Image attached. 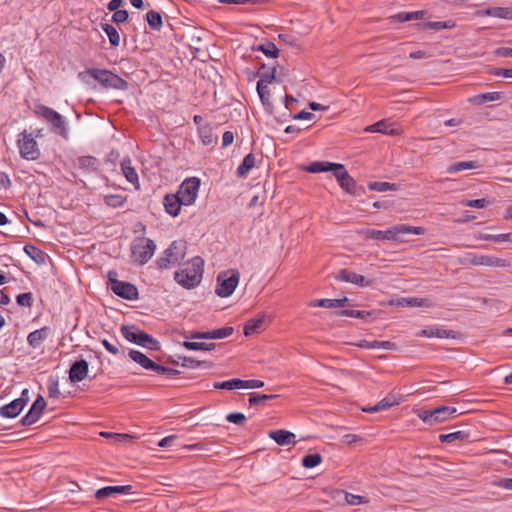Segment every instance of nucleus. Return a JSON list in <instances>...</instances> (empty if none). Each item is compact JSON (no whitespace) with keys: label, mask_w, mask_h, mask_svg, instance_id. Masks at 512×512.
Returning <instances> with one entry per match:
<instances>
[{"label":"nucleus","mask_w":512,"mask_h":512,"mask_svg":"<svg viewBox=\"0 0 512 512\" xmlns=\"http://www.w3.org/2000/svg\"><path fill=\"white\" fill-rule=\"evenodd\" d=\"M424 229L422 227H413L406 224H399L388 228L387 230L363 229L361 234L366 239L400 241L403 234L422 235Z\"/></svg>","instance_id":"nucleus-1"},{"label":"nucleus","mask_w":512,"mask_h":512,"mask_svg":"<svg viewBox=\"0 0 512 512\" xmlns=\"http://www.w3.org/2000/svg\"><path fill=\"white\" fill-rule=\"evenodd\" d=\"M203 266L202 258L193 257L183 269L175 272L174 279L186 289L195 288L202 280Z\"/></svg>","instance_id":"nucleus-2"},{"label":"nucleus","mask_w":512,"mask_h":512,"mask_svg":"<svg viewBox=\"0 0 512 512\" xmlns=\"http://www.w3.org/2000/svg\"><path fill=\"white\" fill-rule=\"evenodd\" d=\"M86 75L94 78L105 88H113L117 90H126L128 88L127 81L106 69L90 68L84 72H80L78 77L85 80Z\"/></svg>","instance_id":"nucleus-3"},{"label":"nucleus","mask_w":512,"mask_h":512,"mask_svg":"<svg viewBox=\"0 0 512 512\" xmlns=\"http://www.w3.org/2000/svg\"><path fill=\"white\" fill-rule=\"evenodd\" d=\"M37 113L51 124V131L64 139L69 138V129L65 118L54 109L45 105L37 108Z\"/></svg>","instance_id":"nucleus-4"},{"label":"nucleus","mask_w":512,"mask_h":512,"mask_svg":"<svg viewBox=\"0 0 512 512\" xmlns=\"http://www.w3.org/2000/svg\"><path fill=\"white\" fill-rule=\"evenodd\" d=\"M156 244L152 239L141 237L131 245V258L138 265L146 264L154 255Z\"/></svg>","instance_id":"nucleus-5"},{"label":"nucleus","mask_w":512,"mask_h":512,"mask_svg":"<svg viewBox=\"0 0 512 512\" xmlns=\"http://www.w3.org/2000/svg\"><path fill=\"white\" fill-rule=\"evenodd\" d=\"M456 408L449 406H440L434 409H416V415L429 426L443 423L456 413Z\"/></svg>","instance_id":"nucleus-6"},{"label":"nucleus","mask_w":512,"mask_h":512,"mask_svg":"<svg viewBox=\"0 0 512 512\" xmlns=\"http://www.w3.org/2000/svg\"><path fill=\"white\" fill-rule=\"evenodd\" d=\"M120 331L122 336L131 343L151 350H157L159 348V342L157 340L136 326L123 325Z\"/></svg>","instance_id":"nucleus-7"},{"label":"nucleus","mask_w":512,"mask_h":512,"mask_svg":"<svg viewBox=\"0 0 512 512\" xmlns=\"http://www.w3.org/2000/svg\"><path fill=\"white\" fill-rule=\"evenodd\" d=\"M17 147L20 156L28 161L37 160L40 155V148L32 133H28L26 130L22 131L18 135Z\"/></svg>","instance_id":"nucleus-8"},{"label":"nucleus","mask_w":512,"mask_h":512,"mask_svg":"<svg viewBox=\"0 0 512 512\" xmlns=\"http://www.w3.org/2000/svg\"><path fill=\"white\" fill-rule=\"evenodd\" d=\"M240 279L237 270L224 271L217 276L216 294L219 297H229L236 289Z\"/></svg>","instance_id":"nucleus-9"},{"label":"nucleus","mask_w":512,"mask_h":512,"mask_svg":"<svg viewBox=\"0 0 512 512\" xmlns=\"http://www.w3.org/2000/svg\"><path fill=\"white\" fill-rule=\"evenodd\" d=\"M129 357L131 358V360L139 364L142 368L154 371L156 374L159 375H167L168 378H172L174 375L178 373V371L175 369L156 364L154 361L149 359L145 354L138 350H130Z\"/></svg>","instance_id":"nucleus-10"},{"label":"nucleus","mask_w":512,"mask_h":512,"mask_svg":"<svg viewBox=\"0 0 512 512\" xmlns=\"http://www.w3.org/2000/svg\"><path fill=\"white\" fill-rule=\"evenodd\" d=\"M116 276H117L116 272L110 271L108 274V279L111 282V287H110L111 290L117 296H119L125 300H129V301L137 300L139 297L137 287L130 282L119 281V280L115 279Z\"/></svg>","instance_id":"nucleus-11"},{"label":"nucleus","mask_w":512,"mask_h":512,"mask_svg":"<svg viewBox=\"0 0 512 512\" xmlns=\"http://www.w3.org/2000/svg\"><path fill=\"white\" fill-rule=\"evenodd\" d=\"M185 256V247L183 244L173 241L163 252V255L157 259V265L160 269L168 268L183 260Z\"/></svg>","instance_id":"nucleus-12"},{"label":"nucleus","mask_w":512,"mask_h":512,"mask_svg":"<svg viewBox=\"0 0 512 512\" xmlns=\"http://www.w3.org/2000/svg\"><path fill=\"white\" fill-rule=\"evenodd\" d=\"M199 188L200 180L197 177H190L181 183L176 194L182 200L184 206H190L196 201Z\"/></svg>","instance_id":"nucleus-13"},{"label":"nucleus","mask_w":512,"mask_h":512,"mask_svg":"<svg viewBox=\"0 0 512 512\" xmlns=\"http://www.w3.org/2000/svg\"><path fill=\"white\" fill-rule=\"evenodd\" d=\"M463 263L472 264L475 266H489V267H499L505 268L510 266L508 260L499 258L492 255H480L476 253H467L464 256Z\"/></svg>","instance_id":"nucleus-14"},{"label":"nucleus","mask_w":512,"mask_h":512,"mask_svg":"<svg viewBox=\"0 0 512 512\" xmlns=\"http://www.w3.org/2000/svg\"><path fill=\"white\" fill-rule=\"evenodd\" d=\"M402 401L403 395L398 392L392 391L376 405L362 407L361 410L363 412L376 413L379 411L387 410L393 406L399 405Z\"/></svg>","instance_id":"nucleus-15"},{"label":"nucleus","mask_w":512,"mask_h":512,"mask_svg":"<svg viewBox=\"0 0 512 512\" xmlns=\"http://www.w3.org/2000/svg\"><path fill=\"white\" fill-rule=\"evenodd\" d=\"M45 407V399L41 395H38L36 400L33 402L31 408L29 409L28 413L21 419V424L23 426H30L36 423L40 418V415L42 414Z\"/></svg>","instance_id":"nucleus-16"},{"label":"nucleus","mask_w":512,"mask_h":512,"mask_svg":"<svg viewBox=\"0 0 512 512\" xmlns=\"http://www.w3.org/2000/svg\"><path fill=\"white\" fill-rule=\"evenodd\" d=\"M28 401V398H17L0 407V415L4 418H15L21 413Z\"/></svg>","instance_id":"nucleus-17"},{"label":"nucleus","mask_w":512,"mask_h":512,"mask_svg":"<svg viewBox=\"0 0 512 512\" xmlns=\"http://www.w3.org/2000/svg\"><path fill=\"white\" fill-rule=\"evenodd\" d=\"M391 306L397 307H432L433 303L428 298L401 297L389 302Z\"/></svg>","instance_id":"nucleus-18"},{"label":"nucleus","mask_w":512,"mask_h":512,"mask_svg":"<svg viewBox=\"0 0 512 512\" xmlns=\"http://www.w3.org/2000/svg\"><path fill=\"white\" fill-rule=\"evenodd\" d=\"M268 436L271 439H273L278 445H281V446H288V445L296 444L295 434L288 430H284V429L272 430L268 433Z\"/></svg>","instance_id":"nucleus-19"},{"label":"nucleus","mask_w":512,"mask_h":512,"mask_svg":"<svg viewBox=\"0 0 512 512\" xmlns=\"http://www.w3.org/2000/svg\"><path fill=\"white\" fill-rule=\"evenodd\" d=\"M88 373V362L84 359L78 360L72 364L69 371V378L72 382L83 381Z\"/></svg>","instance_id":"nucleus-20"},{"label":"nucleus","mask_w":512,"mask_h":512,"mask_svg":"<svg viewBox=\"0 0 512 512\" xmlns=\"http://www.w3.org/2000/svg\"><path fill=\"white\" fill-rule=\"evenodd\" d=\"M417 337H428V338H455V332L453 330L442 329L437 326H431L416 333Z\"/></svg>","instance_id":"nucleus-21"},{"label":"nucleus","mask_w":512,"mask_h":512,"mask_svg":"<svg viewBox=\"0 0 512 512\" xmlns=\"http://www.w3.org/2000/svg\"><path fill=\"white\" fill-rule=\"evenodd\" d=\"M132 488L133 487L131 485L106 486L98 489L95 493V497L97 499H104L115 494H128L131 492Z\"/></svg>","instance_id":"nucleus-22"},{"label":"nucleus","mask_w":512,"mask_h":512,"mask_svg":"<svg viewBox=\"0 0 512 512\" xmlns=\"http://www.w3.org/2000/svg\"><path fill=\"white\" fill-rule=\"evenodd\" d=\"M163 204L166 212L169 215L176 217L180 213L183 202L177 194H167L164 197Z\"/></svg>","instance_id":"nucleus-23"},{"label":"nucleus","mask_w":512,"mask_h":512,"mask_svg":"<svg viewBox=\"0 0 512 512\" xmlns=\"http://www.w3.org/2000/svg\"><path fill=\"white\" fill-rule=\"evenodd\" d=\"M267 315L261 313L254 318L249 319L244 325V334L250 336L262 330L266 321Z\"/></svg>","instance_id":"nucleus-24"},{"label":"nucleus","mask_w":512,"mask_h":512,"mask_svg":"<svg viewBox=\"0 0 512 512\" xmlns=\"http://www.w3.org/2000/svg\"><path fill=\"white\" fill-rule=\"evenodd\" d=\"M121 170L127 181L131 184L135 185L136 188L139 187V178L135 168L132 166L131 159L129 157L123 158L121 161Z\"/></svg>","instance_id":"nucleus-25"},{"label":"nucleus","mask_w":512,"mask_h":512,"mask_svg":"<svg viewBox=\"0 0 512 512\" xmlns=\"http://www.w3.org/2000/svg\"><path fill=\"white\" fill-rule=\"evenodd\" d=\"M197 132L204 146H211L217 143L218 138L214 134L211 124L200 125Z\"/></svg>","instance_id":"nucleus-26"},{"label":"nucleus","mask_w":512,"mask_h":512,"mask_svg":"<svg viewBox=\"0 0 512 512\" xmlns=\"http://www.w3.org/2000/svg\"><path fill=\"white\" fill-rule=\"evenodd\" d=\"M337 279L344 282L353 283L361 287L368 286L370 284V282L366 281L363 275L348 270H341L337 276Z\"/></svg>","instance_id":"nucleus-27"},{"label":"nucleus","mask_w":512,"mask_h":512,"mask_svg":"<svg viewBox=\"0 0 512 512\" xmlns=\"http://www.w3.org/2000/svg\"><path fill=\"white\" fill-rule=\"evenodd\" d=\"M49 334V328L43 327L41 329L34 330L29 333L27 342L33 348H37L47 338Z\"/></svg>","instance_id":"nucleus-28"},{"label":"nucleus","mask_w":512,"mask_h":512,"mask_svg":"<svg viewBox=\"0 0 512 512\" xmlns=\"http://www.w3.org/2000/svg\"><path fill=\"white\" fill-rule=\"evenodd\" d=\"M481 166L482 165L478 161H460L449 165L447 172L450 174H455L463 170L478 169Z\"/></svg>","instance_id":"nucleus-29"},{"label":"nucleus","mask_w":512,"mask_h":512,"mask_svg":"<svg viewBox=\"0 0 512 512\" xmlns=\"http://www.w3.org/2000/svg\"><path fill=\"white\" fill-rule=\"evenodd\" d=\"M484 15L499 19L512 20V7H490L484 11Z\"/></svg>","instance_id":"nucleus-30"},{"label":"nucleus","mask_w":512,"mask_h":512,"mask_svg":"<svg viewBox=\"0 0 512 512\" xmlns=\"http://www.w3.org/2000/svg\"><path fill=\"white\" fill-rule=\"evenodd\" d=\"M24 252L37 264H45L47 254L34 245H25Z\"/></svg>","instance_id":"nucleus-31"},{"label":"nucleus","mask_w":512,"mask_h":512,"mask_svg":"<svg viewBox=\"0 0 512 512\" xmlns=\"http://www.w3.org/2000/svg\"><path fill=\"white\" fill-rule=\"evenodd\" d=\"M425 15L424 11H413V12H399L390 17V19L394 22H408L413 20L422 19Z\"/></svg>","instance_id":"nucleus-32"},{"label":"nucleus","mask_w":512,"mask_h":512,"mask_svg":"<svg viewBox=\"0 0 512 512\" xmlns=\"http://www.w3.org/2000/svg\"><path fill=\"white\" fill-rule=\"evenodd\" d=\"M255 156L252 153L247 154L242 163L237 167V175L239 177L246 176L249 171L255 166Z\"/></svg>","instance_id":"nucleus-33"},{"label":"nucleus","mask_w":512,"mask_h":512,"mask_svg":"<svg viewBox=\"0 0 512 512\" xmlns=\"http://www.w3.org/2000/svg\"><path fill=\"white\" fill-rule=\"evenodd\" d=\"M181 365L186 368H210L212 366V362L207 360H197L193 357H180Z\"/></svg>","instance_id":"nucleus-34"},{"label":"nucleus","mask_w":512,"mask_h":512,"mask_svg":"<svg viewBox=\"0 0 512 512\" xmlns=\"http://www.w3.org/2000/svg\"><path fill=\"white\" fill-rule=\"evenodd\" d=\"M101 28L108 36L111 46H113V47L119 46L120 35H119L117 29L109 23H102Z\"/></svg>","instance_id":"nucleus-35"},{"label":"nucleus","mask_w":512,"mask_h":512,"mask_svg":"<svg viewBox=\"0 0 512 512\" xmlns=\"http://www.w3.org/2000/svg\"><path fill=\"white\" fill-rule=\"evenodd\" d=\"M338 183L340 187L347 193L354 195L359 194L355 180L348 173L345 176H342Z\"/></svg>","instance_id":"nucleus-36"},{"label":"nucleus","mask_w":512,"mask_h":512,"mask_svg":"<svg viewBox=\"0 0 512 512\" xmlns=\"http://www.w3.org/2000/svg\"><path fill=\"white\" fill-rule=\"evenodd\" d=\"M127 201V196L121 194H107L104 195V203L112 208L122 207Z\"/></svg>","instance_id":"nucleus-37"},{"label":"nucleus","mask_w":512,"mask_h":512,"mask_svg":"<svg viewBox=\"0 0 512 512\" xmlns=\"http://www.w3.org/2000/svg\"><path fill=\"white\" fill-rule=\"evenodd\" d=\"M183 347L188 350H203V351H211L216 347L215 343H204V342H194V341H184L182 343Z\"/></svg>","instance_id":"nucleus-38"},{"label":"nucleus","mask_w":512,"mask_h":512,"mask_svg":"<svg viewBox=\"0 0 512 512\" xmlns=\"http://www.w3.org/2000/svg\"><path fill=\"white\" fill-rule=\"evenodd\" d=\"M468 438V433L464 431H456L448 434H440L439 440L442 443H451L454 441H463Z\"/></svg>","instance_id":"nucleus-39"},{"label":"nucleus","mask_w":512,"mask_h":512,"mask_svg":"<svg viewBox=\"0 0 512 512\" xmlns=\"http://www.w3.org/2000/svg\"><path fill=\"white\" fill-rule=\"evenodd\" d=\"M146 20H147L150 28L153 30H160L163 25L161 15L154 10L147 12Z\"/></svg>","instance_id":"nucleus-40"},{"label":"nucleus","mask_w":512,"mask_h":512,"mask_svg":"<svg viewBox=\"0 0 512 512\" xmlns=\"http://www.w3.org/2000/svg\"><path fill=\"white\" fill-rule=\"evenodd\" d=\"M500 98H501V94L499 92H488V93L476 95L473 98H471L470 101L478 103V104H483L485 102L497 101Z\"/></svg>","instance_id":"nucleus-41"},{"label":"nucleus","mask_w":512,"mask_h":512,"mask_svg":"<svg viewBox=\"0 0 512 512\" xmlns=\"http://www.w3.org/2000/svg\"><path fill=\"white\" fill-rule=\"evenodd\" d=\"M78 164L81 169L95 171L98 167V160L93 156H82L78 159Z\"/></svg>","instance_id":"nucleus-42"},{"label":"nucleus","mask_w":512,"mask_h":512,"mask_svg":"<svg viewBox=\"0 0 512 512\" xmlns=\"http://www.w3.org/2000/svg\"><path fill=\"white\" fill-rule=\"evenodd\" d=\"M254 50L263 52L267 57L276 58L279 50L273 42H267L266 44L258 45L253 48Z\"/></svg>","instance_id":"nucleus-43"},{"label":"nucleus","mask_w":512,"mask_h":512,"mask_svg":"<svg viewBox=\"0 0 512 512\" xmlns=\"http://www.w3.org/2000/svg\"><path fill=\"white\" fill-rule=\"evenodd\" d=\"M365 130L372 133L394 134V130L388 129V124L384 120L368 126Z\"/></svg>","instance_id":"nucleus-44"},{"label":"nucleus","mask_w":512,"mask_h":512,"mask_svg":"<svg viewBox=\"0 0 512 512\" xmlns=\"http://www.w3.org/2000/svg\"><path fill=\"white\" fill-rule=\"evenodd\" d=\"M368 188L371 191H377V192H386L391 190H396V184L389 183V182H370L368 184Z\"/></svg>","instance_id":"nucleus-45"},{"label":"nucleus","mask_w":512,"mask_h":512,"mask_svg":"<svg viewBox=\"0 0 512 512\" xmlns=\"http://www.w3.org/2000/svg\"><path fill=\"white\" fill-rule=\"evenodd\" d=\"M331 162L328 161H314L307 167L310 173H320L330 171Z\"/></svg>","instance_id":"nucleus-46"},{"label":"nucleus","mask_w":512,"mask_h":512,"mask_svg":"<svg viewBox=\"0 0 512 512\" xmlns=\"http://www.w3.org/2000/svg\"><path fill=\"white\" fill-rule=\"evenodd\" d=\"M322 462V456L319 453L308 454L303 457L302 465L305 468H314Z\"/></svg>","instance_id":"nucleus-47"},{"label":"nucleus","mask_w":512,"mask_h":512,"mask_svg":"<svg viewBox=\"0 0 512 512\" xmlns=\"http://www.w3.org/2000/svg\"><path fill=\"white\" fill-rule=\"evenodd\" d=\"M276 394H256L252 393L249 397L250 405L264 404L267 400L276 398Z\"/></svg>","instance_id":"nucleus-48"},{"label":"nucleus","mask_w":512,"mask_h":512,"mask_svg":"<svg viewBox=\"0 0 512 512\" xmlns=\"http://www.w3.org/2000/svg\"><path fill=\"white\" fill-rule=\"evenodd\" d=\"M511 233H503V234H483L479 237L481 240L485 241H494V242H505L511 239Z\"/></svg>","instance_id":"nucleus-49"},{"label":"nucleus","mask_w":512,"mask_h":512,"mask_svg":"<svg viewBox=\"0 0 512 512\" xmlns=\"http://www.w3.org/2000/svg\"><path fill=\"white\" fill-rule=\"evenodd\" d=\"M232 327H223L210 331V339H223L233 334Z\"/></svg>","instance_id":"nucleus-50"},{"label":"nucleus","mask_w":512,"mask_h":512,"mask_svg":"<svg viewBox=\"0 0 512 512\" xmlns=\"http://www.w3.org/2000/svg\"><path fill=\"white\" fill-rule=\"evenodd\" d=\"M447 27H448L447 23L442 22V21H431V22H427V23H423V24H418V28L422 29V30L439 31V30L445 29Z\"/></svg>","instance_id":"nucleus-51"},{"label":"nucleus","mask_w":512,"mask_h":512,"mask_svg":"<svg viewBox=\"0 0 512 512\" xmlns=\"http://www.w3.org/2000/svg\"><path fill=\"white\" fill-rule=\"evenodd\" d=\"M339 303L336 299H319L312 301L309 305L311 307H323L328 309H335Z\"/></svg>","instance_id":"nucleus-52"},{"label":"nucleus","mask_w":512,"mask_h":512,"mask_svg":"<svg viewBox=\"0 0 512 512\" xmlns=\"http://www.w3.org/2000/svg\"><path fill=\"white\" fill-rule=\"evenodd\" d=\"M17 304L23 307H31L33 303L32 293H21L16 297Z\"/></svg>","instance_id":"nucleus-53"},{"label":"nucleus","mask_w":512,"mask_h":512,"mask_svg":"<svg viewBox=\"0 0 512 512\" xmlns=\"http://www.w3.org/2000/svg\"><path fill=\"white\" fill-rule=\"evenodd\" d=\"M330 171L333 172V175L335 176L338 182L340 181L342 176H345L348 173L343 164L332 162L330 165Z\"/></svg>","instance_id":"nucleus-54"},{"label":"nucleus","mask_w":512,"mask_h":512,"mask_svg":"<svg viewBox=\"0 0 512 512\" xmlns=\"http://www.w3.org/2000/svg\"><path fill=\"white\" fill-rule=\"evenodd\" d=\"M214 384H264V382L258 379L242 380L239 378H232L222 382H215Z\"/></svg>","instance_id":"nucleus-55"},{"label":"nucleus","mask_w":512,"mask_h":512,"mask_svg":"<svg viewBox=\"0 0 512 512\" xmlns=\"http://www.w3.org/2000/svg\"><path fill=\"white\" fill-rule=\"evenodd\" d=\"M257 92L262 103L268 104L270 98V90L268 86L262 85V83H257Z\"/></svg>","instance_id":"nucleus-56"},{"label":"nucleus","mask_w":512,"mask_h":512,"mask_svg":"<svg viewBox=\"0 0 512 512\" xmlns=\"http://www.w3.org/2000/svg\"><path fill=\"white\" fill-rule=\"evenodd\" d=\"M345 500L350 505H359V504L368 502V500L365 497L360 496V495H355L352 493H346Z\"/></svg>","instance_id":"nucleus-57"},{"label":"nucleus","mask_w":512,"mask_h":512,"mask_svg":"<svg viewBox=\"0 0 512 512\" xmlns=\"http://www.w3.org/2000/svg\"><path fill=\"white\" fill-rule=\"evenodd\" d=\"M226 420L236 425H242L246 421V416L240 412L230 413L226 416Z\"/></svg>","instance_id":"nucleus-58"},{"label":"nucleus","mask_w":512,"mask_h":512,"mask_svg":"<svg viewBox=\"0 0 512 512\" xmlns=\"http://www.w3.org/2000/svg\"><path fill=\"white\" fill-rule=\"evenodd\" d=\"M488 204V201L485 198L475 199V200H465L462 202L463 206L472 207V208H484Z\"/></svg>","instance_id":"nucleus-59"},{"label":"nucleus","mask_w":512,"mask_h":512,"mask_svg":"<svg viewBox=\"0 0 512 512\" xmlns=\"http://www.w3.org/2000/svg\"><path fill=\"white\" fill-rule=\"evenodd\" d=\"M85 389L81 388L80 386H64V391L61 392V394L66 397L70 396H76L78 392H84Z\"/></svg>","instance_id":"nucleus-60"},{"label":"nucleus","mask_w":512,"mask_h":512,"mask_svg":"<svg viewBox=\"0 0 512 512\" xmlns=\"http://www.w3.org/2000/svg\"><path fill=\"white\" fill-rule=\"evenodd\" d=\"M275 79V71L271 70L268 72H264L261 74L260 79L257 83H262V85L268 86Z\"/></svg>","instance_id":"nucleus-61"},{"label":"nucleus","mask_w":512,"mask_h":512,"mask_svg":"<svg viewBox=\"0 0 512 512\" xmlns=\"http://www.w3.org/2000/svg\"><path fill=\"white\" fill-rule=\"evenodd\" d=\"M128 18V12L126 10H115L112 16V20L116 23H123Z\"/></svg>","instance_id":"nucleus-62"},{"label":"nucleus","mask_w":512,"mask_h":512,"mask_svg":"<svg viewBox=\"0 0 512 512\" xmlns=\"http://www.w3.org/2000/svg\"><path fill=\"white\" fill-rule=\"evenodd\" d=\"M374 348L373 349H385L392 350L395 348V344L391 341H373Z\"/></svg>","instance_id":"nucleus-63"},{"label":"nucleus","mask_w":512,"mask_h":512,"mask_svg":"<svg viewBox=\"0 0 512 512\" xmlns=\"http://www.w3.org/2000/svg\"><path fill=\"white\" fill-rule=\"evenodd\" d=\"M493 485L506 490H512V478L499 479L497 481H494Z\"/></svg>","instance_id":"nucleus-64"}]
</instances>
